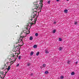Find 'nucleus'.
I'll return each mask as SVG.
<instances>
[{
  "mask_svg": "<svg viewBox=\"0 0 79 79\" xmlns=\"http://www.w3.org/2000/svg\"><path fill=\"white\" fill-rule=\"evenodd\" d=\"M39 52H38L36 53V56H39Z\"/></svg>",
  "mask_w": 79,
  "mask_h": 79,
  "instance_id": "22",
  "label": "nucleus"
},
{
  "mask_svg": "<svg viewBox=\"0 0 79 79\" xmlns=\"http://www.w3.org/2000/svg\"><path fill=\"white\" fill-rule=\"evenodd\" d=\"M44 73L45 74H48L49 72L48 71H46Z\"/></svg>",
  "mask_w": 79,
  "mask_h": 79,
  "instance_id": "10",
  "label": "nucleus"
},
{
  "mask_svg": "<svg viewBox=\"0 0 79 79\" xmlns=\"http://www.w3.org/2000/svg\"><path fill=\"white\" fill-rule=\"evenodd\" d=\"M33 47H34V48H37V45L35 44L34 45Z\"/></svg>",
  "mask_w": 79,
  "mask_h": 79,
  "instance_id": "12",
  "label": "nucleus"
},
{
  "mask_svg": "<svg viewBox=\"0 0 79 79\" xmlns=\"http://www.w3.org/2000/svg\"><path fill=\"white\" fill-rule=\"evenodd\" d=\"M18 49V50H20V46L19 45L15 46V48H16Z\"/></svg>",
  "mask_w": 79,
  "mask_h": 79,
  "instance_id": "4",
  "label": "nucleus"
},
{
  "mask_svg": "<svg viewBox=\"0 0 79 79\" xmlns=\"http://www.w3.org/2000/svg\"><path fill=\"white\" fill-rule=\"evenodd\" d=\"M11 65H10V66H11Z\"/></svg>",
  "mask_w": 79,
  "mask_h": 79,
  "instance_id": "49",
  "label": "nucleus"
},
{
  "mask_svg": "<svg viewBox=\"0 0 79 79\" xmlns=\"http://www.w3.org/2000/svg\"><path fill=\"white\" fill-rule=\"evenodd\" d=\"M60 77V79H63V78H64V77L63 76H61Z\"/></svg>",
  "mask_w": 79,
  "mask_h": 79,
  "instance_id": "19",
  "label": "nucleus"
},
{
  "mask_svg": "<svg viewBox=\"0 0 79 79\" xmlns=\"http://www.w3.org/2000/svg\"><path fill=\"white\" fill-rule=\"evenodd\" d=\"M70 63V61L69 60H68L67 62V64H69Z\"/></svg>",
  "mask_w": 79,
  "mask_h": 79,
  "instance_id": "18",
  "label": "nucleus"
},
{
  "mask_svg": "<svg viewBox=\"0 0 79 79\" xmlns=\"http://www.w3.org/2000/svg\"><path fill=\"white\" fill-rule=\"evenodd\" d=\"M78 63V62L77 61L76 62V63H75V64H76V65H77V63Z\"/></svg>",
  "mask_w": 79,
  "mask_h": 79,
  "instance_id": "31",
  "label": "nucleus"
},
{
  "mask_svg": "<svg viewBox=\"0 0 79 79\" xmlns=\"http://www.w3.org/2000/svg\"><path fill=\"white\" fill-rule=\"evenodd\" d=\"M74 74H75V73H74V72H73L71 73V75L72 76L74 75Z\"/></svg>",
  "mask_w": 79,
  "mask_h": 79,
  "instance_id": "14",
  "label": "nucleus"
},
{
  "mask_svg": "<svg viewBox=\"0 0 79 79\" xmlns=\"http://www.w3.org/2000/svg\"><path fill=\"white\" fill-rule=\"evenodd\" d=\"M16 53H15V54L16 55Z\"/></svg>",
  "mask_w": 79,
  "mask_h": 79,
  "instance_id": "47",
  "label": "nucleus"
},
{
  "mask_svg": "<svg viewBox=\"0 0 79 79\" xmlns=\"http://www.w3.org/2000/svg\"><path fill=\"white\" fill-rule=\"evenodd\" d=\"M19 27L18 25L16 27Z\"/></svg>",
  "mask_w": 79,
  "mask_h": 79,
  "instance_id": "36",
  "label": "nucleus"
},
{
  "mask_svg": "<svg viewBox=\"0 0 79 79\" xmlns=\"http://www.w3.org/2000/svg\"><path fill=\"white\" fill-rule=\"evenodd\" d=\"M56 22H54V24H56Z\"/></svg>",
  "mask_w": 79,
  "mask_h": 79,
  "instance_id": "35",
  "label": "nucleus"
},
{
  "mask_svg": "<svg viewBox=\"0 0 79 79\" xmlns=\"http://www.w3.org/2000/svg\"><path fill=\"white\" fill-rule=\"evenodd\" d=\"M7 73V72H6V73Z\"/></svg>",
  "mask_w": 79,
  "mask_h": 79,
  "instance_id": "43",
  "label": "nucleus"
},
{
  "mask_svg": "<svg viewBox=\"0 0 79 79\" xmlns=\"http://www.w3.org/2000/svg\"><path fill=\"white\" fill-rule=\"evenodd\" d=\"M30 24H31V27L32 25L33 24H35V23H30Z\"/></svg>",
  "mask_w": 79,
  "mask_h": 79,
  "instance_id": "21",
  "label": "nucleus"
},
{
  "mask_svg": "<svg viewBox=\"0 0 79 79\" xmlns=\"http://www.w3.org/2000/svg\"><path fill=\"white\" fill-rule=\"evenodd\" d=\"M42 67H41V69H42Z\"/></svg>",
  "mask_w": 79,
  "mask_h": 79,
  "instance_id": "44",
  "label": "nucleus"
},
{
  "mask_svg": "<svg viewBox=\"0 0 79 79\" xmlns=\"http://www.w3.org/2000/svg\"><path fill=\"white\" fill-rule=\"evenodd\" d=\"M60 51H61L62 50V48L61 47H60L59 48Z\"/></svg>",
  "mask_w": 79,
  "mask_h": 79,
  "instance_id": "20",
  "label": "nucleus"
},
{
  "mask_svg": "<svg viewBox=\"0 0 79 79\" xmlns=\"http://www.w3.org/2000/svg\"><path fill=\"white\" fill-rule=\"evenodd\" d=\"M26 30H27V28H26Z\"/></svg>",
  "mask_w": 79,
  "mask_h": 79,
  "instance_id": "41",
  "label": "nucleus"
},
{
  "mask_svg": "<svg viewBox=\"0 0 79 79\" xmlns=\"http://www.w3.org/2000/svg\"><path fill=\"white\" fill-rule=\"evenodd\" d=\"M33 39V37L32 36H30V40H32Z\"/></svg>",
  "mask_w": 79,
  "mask_h": 79,
  "instance_id": "8",
  "label": "nucleus"
},
{
  "mask_svg": "<svg viewBox=\"0 0 79 79\" xmlns=\"http://www.w3.org/2000/svg\"><path fill=\"white\" fill-rule=\"evenodd\" d=\"M8 63H10V62H7V64H8Z\"/></svg>",
  "mask_w": 79,
  "mask_h": 79,
  "instance_id": "40",
  "label": "nucleus"
},
{
  "mask_svg": "<svg viewBox=\"0 0 79 79\" xmlns=\"http://www.w3.org/2000/svg\"><path fill=\"white\" fill-rule=\"evenodd\" d=\"M24 37L23 36H20V39L19 40H18V42L16 43V44H18V43H20V42H21L23 40V38Z\"/></svg>",
  "mask_w": 79,
  "mask_h": 79,
  "instance_id": "2",
  "label": "nucleus"
},
{
  "mask_svg": "<svg viewBox=\"0 0 79 79\" xmlns=\"http://www.w3.org/2000/svg\"><path fill=\"white\" fill-rule=\"evenodd\" d=\"M40 2L41 3V4H42L41 5H42V2H43V0H40Z\"/></svg>",
  "mask_w": 79,
  "mask_h": 79,
  "instance_id": "15",
  "label": "nucleus"
},
{
  "mask_svg": "<svg viewBox=\"0 0 79 79\" xmlns=\"http://www.w3.org/2000/svg\"><path fill=\"white\" fill-rule=\"evenodd\" d=\"M31 65V63H28L27 64V66H29Z\"/></svg>",
  "mask_w": 79,
  "mask_h": 79,
  "instance_id": "23",
  "label": "nucleus"
},
{
  "mask_svg": "<svg viewBox=\"0 0 79 79\" xmlns=\"http://www.w3.org/2000/svg\"><path fill=\"white\" fill-rule=\"evenodd\" d=\"M11 68V66H9L8 67V68L7 69V71H9V70H10V69Z\"/></svg>",
  "mask_w": 79,
  "mask_h": 79,
  "instance_id": "7",
  "label": "nucleus"
},
{
  "mask_svg": "<svg viewBox=\"0 0 79 79\" xmlns=\"http://www.w3.org/2000/svg\"><path fill=\"white\" fill-rule=\"evenodd\" d=\"M10 63H11V64L12 63V64H13V61H11L10 62Z\"/></svg>",
  "mask_w": 79,
  "mask_h": 79,
  "instance_id": "29",
  "label": "nucleus"
},
{
  "mask_svg": "<svg viewBox=\"0 0 79 79\" xmlns=\"http://www.w3.org/2000/svg\"><path fill=\"white\" fill-rule=\"evenodd\" d=\"M42 6H43V5H41L40 7L39 8V10H40V9H41V10H42Z\"/></svg>",
  "mask_w": 79,
  "mask_h": 79,
  "instance_id": "5",
  "label": "nucleus"
},
{
  "mask_svg": "<svg viewBox=\"0 0 79 79\" xmlns=\"http://www.w3.org/2000/svg\"><path fill=\"white\" fill-rule=\"evenodd\" d=\"M18 53H17L16 56L15 55H15L13 54V55H12V57H13V58H15V61H16V59H17V58H18ZM16 56H17V57L16 58Z\"/></svg>",
  "mask_w": 79,
  "mask_h": 79,
  "instance_id": "3",
  "label": "nucleus"
},
{
  "mask_svg": "<svg viewBox=\"0 0 79 79\" xmlns=\"http://www.w3.org/2000/svg\"><path fill=\"white\" fill-rule=\"evenodd\" d=\"M77 23V22H75V23H74V24H75V25H76Z\"/></svg>",
  "mask_w": 79,
  "mask_h": 79,
  "instance_id": "27",
  "label": "nucleus"
},
{
  "mask_svg": "<svg viewBox=\"0 0 79 79\" xmlns=\"http://www.w3.org/2000/svg\"><path fill=\"white\" fill-rule=\"evenodd\" d=\"M21 35L22 34V33L21 34Z\"/></svg>",
  "mask_w": 79,
  "mask_h": 79,
  "instance_id": "51",
  "label": "nucleus"
},
{
  "mask_svg": "<svg viewBox=\"0 0 79 79\" xmlns=\"http://www.w3.org/2000/svg\"><path fill=\"white\" fill-rule=\"evenodd\" d=\"M35 36H38V35H39V34H38V33H36L35 34Z\"/></svg>",
  "mask_w": 79,
  "mask_h": 79,
  "instance_id": "25",
  "label": "nucleus"
},
{
  "mask_svg": "<svg viewBox=\"0 0 79 79\" xmlns=\"http://www.w3.org/2000/svg\"><path fill=\"white\" fill-rule=\"evenodd\" d=\"M5 67H3L2 68V70H3V69H5Z\"/></svg>",
  "mask_w": 79,
  "mask_h": 79,
  "instance_id": "32",
  "label": "nucleus"
},
{
  "mask_svg": "<svg viewBox=\"0 0 79 79\" xmlns=\"http://www.w3.org/2000/svg\"><path fill=\"white\" fill-rule=\"evenodd\" d=\"M55 32H56V31L55 30H53L52 31V32H53V33H55Z\"/></svg>",
  "mask_w": 79,
  "mask_h": 79,
  "instance_id": "26",
  "label": "nucleus"
},
{
  "mask_svg": "<svg viewBox=\"0 0 79 79\" xmlns=\"http://www.w3.org/2000/svg\"><path fill=\"white\" fill-rule=\"evenodd\" d=\"M17 51V50L15 49V50L14 51V52H16Z\"/></svg>",
  "mask_w": 79,
  "mask_h": 79,
  "instance_id": "38",
  "label": "nucleus"
},
{
  "mask_svg": "<svg viewBox=\"0 0 79 79\" xmlns=\"http://www.w3.org/2000/svg\"><path fill=\"white\" fill-rule=\"evenodd\" d=\"M33 54H34V52H31V56H32Z\"/></svg>",
  "mask_w": 79,
  "mask_h": 79,
  "instance_id": "13",
  "label": "nucleus"
},
{
  "mask_svg": "<svg viewBox=\"0 0 79 79\" xmlns=\"http://www.w3.org/2000/svg\"><path fill=\"white\" fill-rule=\"evenodd\" d=\"M1 73L2 74H3L4 73L3 72H1Z\"/></svg>",
  "mask_w": 79,
  "mask_h": 79,
  "instance_id": "34",
  "label": "nucleus"
},
{
  "mask_svg": "<svg viewBox=\"0 0 79 79\" xmlns=\"http://www.w3.org/2000/svg\"><path fill=\"white\" fill-rule=\"evenodd\" d=\"M4 66H6V64H4Z\"/></svg>",
  "mask_w": 79,
  "mask_h": 79,
  "instance_id": "39",
  "label": "nucleus"
},
{
  "mask_svg": "<svg viewBox=\"0 0 79 79\" xmlns=\"http://www.w3.org/2000/svg\"><path fill=\"white\" fill-rule=\"evenodd\" d=\"M19 64H17V65H16V67H18L19 66Z\"/></svg>",
  "mask_w": 79,
  "mask_h": 79,
  "instance_id": "30",
  "label": "nucleus"
},
{
  "mask_svg": "<svg viewBox=\"0 0 79 79\" xmlns=\"http://www.w3.org/2000/svg\"><path fill=\"white\" fill-rule=\"evenodd\" d=\"M50 2H51V1H48V3L49 4H50Z\"/></svg>",
  "mask_w": 79,
  "mask_h": 79,
  "instance_id": "28",
  "label": "nucleus"
},
{
  "mask_svg": "<svg viewBox=\"0 0 79 79\" xmlns=\"http://www.w3.org/2000/svg\"><path fill=\"white\" fill-rule=\"evenodd\" d=\"M11 65H10V66H11Z\"/></svg>",
  "mask_w": 79,
  "mask_h": 79,
  "instance_id": "50",
  "label": "nucleus"
},
{
  "mask_svg": "<svg viewBox=\"0 0 79 79\" xmlns=\"http://www.w3.org/2000/svg\"><path fill=\"white\" fill-rule=\"evenodd\" d=\"M6 69H5V70H6Z\"/></svg>",
  "mask_w": 79,
  "mask_h": 79,
  "instance_id": "48",
  "label": "nucleus"
},
{
  "mask_svg": "<svg viewBox=\"0 0 79 79\" xmlns=\"http://www.w3.org/2000/svg\"><path fill=\"white\" fill-rule=\"evenodd\" d=\"M59 41H62V40H61V38H59Z\"/></svg>",
  "mask_w": 79,
  "mask_h": 79,
  "instance_id": "24",
  "label": "nucleus"
},
{
  "mask_svg": "<svg viewBox=\"0 0 79 79\" xmlns=\"http://www.w3.org/2000/svg\"><path fill=\"white\" fill-rule=\"evenodd\" d=\"M19 53H20V51H19Z\"/></svg>",
  "mask_w": 79,
  "mask_h": 79,
  "instance_id": "42",
  "label": "nucleus"
},
{
  "mask_svg": "<svg viewBox=\"0 0 79 79\" xmlns=\"http://www.w3.org/2000/svg\"><path fill=\"white\" fill-rule=\"evenodd\" d=\"M21 56H20L19 57V60H21Z\"/></svg>",
  "mask_w": 79,
  "mask_h": 79,
  "instance_id": "16",
  "label": "nucleus"
},
{
  "mask_svg": "<svg viewBox=\"0 0 79 79\" xmlns=\"http://www.w3.org/2000/svg\"><path fill=\"white\" fill-rule=\"evenodd\" d=\"M67 1H69V0H67Z\"/></svg>",
  "mask_w": 79,
  "mask_h": 79,
  "instance_id": "45",
  "label": "nucleus"
},
{
  "mask_svg": "<svg viewBox=\"0 0 79 79\" xmlns=\"http://www.w3.org/2000/svg\"><path fill=\"white\" fill-rule=\"evenodd\" d=\"M34 5H35V11H33V12H32V15L31 16V19H30V20L32 21V19H33V18H35V16H37V15L36 14H35L34 13H36L38 11L37 10V9L39 8V5L37 4V2H34Z\"/></svg>",
  "mask_w": 79,
  "mask_h": 79,
  "instance_id": "1",
  "label": "nucleus"
},
{
  "mask_svg": "<svg viewBox=\"0 0 79 79\" xmlns=\"http://www.w3.org/2000/svg\"><path fill=\"white\" fill-rule=\"evenodd\" d=\"M33 74H33V73H32L31 74V76H33Z\"/></svg>",
  "mask_w": 79,
  "mask_h": 79,
  "instance_id": "33",
  "label": "nucleus"
},
{
  "mask_svg": "<svg viewBox=\"0 0 79 79\" xmlns=\"http://www.w3.org/2000/svg\"><path fill=\"white\" fill-rule=\"evenodd\" d=\"M34 23H35H35H36V21H37V19H34Z\"/></svg>",
  "mask_w": 79,
  "mask_h": 79,
  "instance_id": "17",
  "label": "nucleus"
},
{
  "mask_svg": "<svg viewBox=\"0 0 79 79\" xmlns=\"http://www.w3.org/2000/svg\"><path fill=\"white\" fill-rule=\"evenodd\" d=\"M64 13H66V14H67V13H68V10L67 9H65V10H64Z\"/></svg>",
  "mask_w": 79,
  "mask_h": 79,
  "instance_id": "6",
  "label": "nucleus"
},
{
  "mask_svg": "<svg viewBox=\"0 0 79 79\" xmlns=\"http://www.w3.org/2000/svg\"><path fill=\"white\" fill-rule=\"evenodd\" d=\"M57 2H59L60 1V0H56Z\"/></svg>",
  "mask_w": 79,
  "mask_h": 79,
  "instance_id": "37",
  "label": "nucleus"
},
{
  "mask_svg": "<svg viewBox=\"0 0 79 79\" xmlns=\"http://www.w3.org/2000/svg\"><path fill=\"white\" fill-rule=\"evenodd\" d=\"M1 78H2V77H1Z\"/></svg>",
  "mask_w": 79,
  "mask_h": 79,
  "instance_id": "46",
  "label": "nucleus"
},
{
  "mask_svg": "<svg viewBox=\"0 0 79 79\" xmlns=\"http://www.w3.org/2000/svg\"><path fill=\"white\" fill-rule=\"evenodd\" d=\"M46 66V64H43V68H45V67Z\"/></svg>",
  "mask_w": 79,
  "mask_h": 79,
  "instance_id": "9",
  "label": "nucleus"
},
{
  "mask_svg": "<svg viewBox=\"0 0 79 79\" xmlns=\"http://www.w3.org/2000/svg\"><path fill=\"white\" fill-rule=\"evenodd\" d=\"M45 53H48L49 52L47 50H45Z\"/></svg>",
  "mask_w": 79,
  "mask_h": 79,
  "instance_id": "11",
  "label": "nucleus"
}]
</instances>
